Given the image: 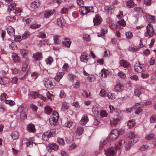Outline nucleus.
<instances>
[{
	"label": "nucleus",
	"mask_w": 156,
	"mask_h": 156,
	"mask_svg": "<svg viewBox=\"0 0 156 156\" xmlns=\"http://www.w3.org/2000/svg\"><path fill=\"white\" fill-rule=\"evenodd\" d=\"M90 94V93L87 90H84L82 94V95L85 97H88Z\"/></svg>",
	"instance_id": "nucleus-52"
},
{
	"label": "nucleus",
	"mask_w": 156,
	"mask_h": 156,
	"mask_svg": "<svg viewBox=\"0 0 156 156\" xmlns=\"http://www.w3.org/2000/svg\"><path fill=\"white\" fill-rule=\"evenodd\" d=\"M39 75V73L37 72H34L31 74V76L33 80H35Z\"/></svg>",
	"instance_id": "nucleus-45"
},
{
	"label": "nucleus",
	"mask_w": 156,
	"mask_h": 156,
	"mask_svg": "<svg viewBox=\"0 0 156 156\" xmlns=\"http://www.w3.org/2000/svg\"><path fill=\"white\" fill-rule=\"evenodd\" d=\"M48 145L51 149L54 150H56L58 149V146L55 144H49Z\"/></svg>",
	"instance_id": "nucleus-35"
},
{
	"label": "nucleus",
	"mask_w": 156,
	"mask_h": 156,
	"mask_svg": "<svg viewBox=\"0 0 156 156\" xmlns=\"http://www.w3.org/2000/svg\"><path fill=\"white\" fill-rule=\"evenodd\" d=\"M142 90L140 88H136L135 90L134 95L139 97L141 94Z\"/></svg>",
	"instance_id": "nucleus-30"
},
{
	"label": "nucleus",
	"mask_w": 156,
	"mask_h": 156,
	"mask_svg": "<svg viewBox=\"0 0 156 156\" xmlns=\"http://www.w3.org/2000/svg\"><path fill=\"white\" fill-rule=\"evenodd\" d=\"M63 73H61V76H59L58 75H57L55 77V79L58 81H59L61 79L62 76L63 75Z\"/></svg>",
	"instance_id": "nucleus-50"
},
{
	"label": "nucleus",
	"mask_w": 156,
	"mask_h": 156,
	"mask_svg": "<svg viewBox=\"0 0 156 156\" xmlns=\"http://www.w3.org/2000/svg\"><path fill=\"white\" fill-rule=\"evenodd\" d=\"M59 115L56 111H54L52 114L50 116L49 120L51 125L55 126L58 122L59 118Z\"/></svg>",
	"instance_id": "nucleus-3"
},
{
	"label": "nucleus",
	"mask_w": 156,
	"mask_h": 156,
	"mask_svg": "<svg viewBox=\"0 0 156 156\" xmlns=\"http://www.w3.org/2000/svg\"><path fill=\"white\" fill-rule=\"evenodd\" d=\"M101 72L102 74V76L104 77H106L109 74L108 70L103 69L101 70Z\"/></svg>",
	"instance_id": "nucleus-41"
},
{
	"label": "nucleus",
	"mask_w": 156,
	"mask_h": 156,
	"mask_svg": "<svg viewBox=\"0 0 156 156\" xmlns=\"http://www.w3.org/2000/svg\"><path fill=\"white\" fill-rule=\"evenodd\" d=\"M119 133V132L117 129H113L111 131L109 135V140H115L118 136Z\"/></svg>",
	"instance_id": "nucleus-10"
},
{
	"label": "nucleus",
	"mask_w": 156,
	"mask_h": 156,
	"mask_svg": "<svg viewBox=\"0 0 156 156\" xmlns=\"http://www.w3.org/2000/svg\"><path fill=\"white\" fill-rule=\"evenodd\" d=\"M7 95L5 93H3L0 95V99L1 101L4 100L6 98V96Z\"/></svg>",
	"instance_id": "nucleus-55"
},
{
	"label": "nucleus",
	"mask_w": 156,
	"mask_h": 156,
	"mask_svg": "<svg viewBox=\"0 0 156 156\" xmlns=\"http://www.w3.org/2000/svg\"><path fill=\"white\" fill-rule=\"evenodd\" d=\"M120 65L124 67L128 68L129 67V64L126 61L122 60L120 61Z\"/></svg>",
	"instance_id": "nucleus-20"
},
{
	"label": "nucleus",
	"mask_w": 156,
	"mask_h": 156,
	"mask_svg": "<svg viewBox=\"0 0 156 156\" xmlns=\"http://www.w3.org/2000/svg\"><path fill=\"white\" fill-rule=\"evenodd\" d=\"M146 17L147 21L149 23L153 22L155 20V17L149 14L146 15Z\"/></svg>",
	"instance_id": "nucleus-23"
},
{
	"label": "nucleus",
	"mask_w": 156,
	"mask_h": 156,
	"mask_svg": "<svg viewBox=\"0 0 156 156\" xmlns=\"http://www.w3.org/2000/svg\"><path fill=\"white\" fill-rule=\"evenodd\" d=\"M119 121L120 119L119 118L114 119L110 121V124L112 126H116Z\"/></svg>",
	"instance_id": "nucleus-28"
},
{
	"label": "nucleus",
	"mask_w": 156,
	"mask_h": 156,
	"mask_svg": "<svg viewBox=\"0 0 156 156\" xmlns=\"http://www.w3.org/2000/svg\"><path fill=\"white\" fill-rule=\"evenodd\" d=\"M114 112L118 114L119 116H121V115L123 111L121 110L118 108H115L114 110Z\"/></svg>",
	"instance_id": "nucleus-53"
},
{
	"label": "nucleus",
	"mask_w": 156,
	"mask_h": 156,
	"mask_svg": "<svg viewBox=\"0 0 156 156\" xmlns=\"http://www.w3.org/2000/svg\"><path fill=\"white\" fill-rule=\"evenodd\" d=\"M113 9V7L112 6H106L105 7V10L108 12H111Z\"/></svg>",
	"instance_id": "nucleus-37"
},
{
	"label": "nucleus",
	"mask_w": 156,
	"mask_h": 156,
	"mask_svg": "<svg viewBox=\"0 0 156 156\" xmlns=\"http://www.w3.org/2000/svg\"><path fill=\"white\" fill-rule=\"evenodd\" d=\"M40 5V2L39 0H37L34 1L31 3V6L35 8L38 7Z\"/></svg>",
	"instance_id": "nucleus-21"
},
{
	"label": "nucleus",
	"mask_w": 156,
	"mask_h": 156,
	"mask_svg": "<svg viewBox=\"0 0 156 156\" xmlns=\"http://www.w3.org/2000/svg\"><path fill=\"white\" fill-rule=\"evenodd\" d=\"M109 27L113 30H115L117 28V25L114 23H111V24H109Z\"/></svg>",
	"instance_id": "nucleus-54"
},
{
	"label": "nucleus",
	"mask_w": 156,
	"mask_h": 156,
	"mask_svg": "<svg viewBox=\"0 0 156 156\" xmlns=\"http://www.w3.org/2000/svg\"><path fill=\"white\" fill-rule=\"evenodd\" d=\"M53 14V12L51 11H47L44 12V16L45 17L48 18Z\"/></svg>",
	"instance_id": "nucleus-36"
},
{
	"label": "nucleus",
	"mask_w": 156,
	"mask_h": 156,
	"mask_svg": "<svg viewBox=\"0 0 156 156\" xmlns=\"http://www.w3.org/2000/svg\"><path fill=\"white\" fill-rule=\"evenodd\" d=\"M5 103L10 105H13L15 104V102L11 100H6L5 101Z\"/></svg>",
	"instance_id": "nucleus-51"
},
{
	"label": "nucleus",
	"mask_w": 156,
	"mask_h": 156,
	"mask_svg": "<svg viewBox=\"0 0 156 156\" xmlns=\"http://www.w3.org/2000/svg\"><path fill=\"white\" fill-rule=\"evenodd\" d=\"M27 130L30 132L34 133L35 131V128L34 125L30 123L28 124L27 126Z\"/></svg>",
	"instance_id": "nucleus-17"
},
{
	"label": "nucleus",
	"mask_w": 156,
	"mask_h": 156,
	"mask_svg": "<svg viewBox=\"0 0 156 156\" xmlns=\"http://www.w3.org/2000/svg\"><path fill=\"white\" fill-rule=\"evenodd\" d=\"M11 136L12 139L14 140H16L17 139L19 136V134L18 132L16 131H14L12 132V133Z\"/></svg>",
	"instance_id": "nucleus-31"
},
{
	"label": "nucleus",
	"mask_w": 156,
	"mask_h": 156,
	"mask_svg": "<svg viewBox=\"0 0 156 156\" xmlns=\"http://www.w3.org/2000/svg\"><path fill=\"white\" fill-rule=\"evenodd\" d=\"M107 142V140H103V141H101L100 145V149H102L106 144Z\"/></svg>",
	"instance_id": "nucleus-49"
},
{
	"label": "nucleus",
	"mask_w": 156,
	"mask_h": 156,
	"mask_svg": "<svg viewBox=\"0 0 156 156\" xmlns=\"http://www.w3.org/2000/svg\"><path fill=\"white\" fill-rule=\"evenodd\" d=\"M34 59L36 61L40 60L42 57V55L41 53L37 52L33 54Z\"/></svg>",
	"instance_id": "nucleus-29"
},
{
	"label": "nucleus",
	"mask_w": 156,
	"mask_h": 156,
	"mask_svg": "<svg viewBox=\"0 0 156 156\" xmlns=\"http://www.w3.org/2000/svg\"><path fill=\"white\" fill-rule=\"evenodd\" d=\"M69 104L66 102H63L62 104L61 109L63 111H66L69 108Z\"/></svg>",
	"instance_id": "nucleus-25"
},
{
	"label": "nucleus",
	"mask_w": 156,
	"mask_h": 156,
	"mask_svg": "<svg viewBox=\"0 0 156 156\" xmlns=\"http://www.w3.org/2000/svg\"><path fill=\"white\" fill-rule=\"evenodd\" d=\"M66 94L63 90H61L60 94V97L61 98H63L66 97Z\"/></svg>",
	"instance_id": "nucleus-56"
},
{
	"label": "nucleus",
	"mask_w": 156,
	"mask_h": 156,
	"mask_svg": "<svg viewBox=\"0 0 156 156\" xmlns=\"http://www.w3.org/2000/svg\"><path fill=\"white\" fill-rule=\"evenodd\" d=\"M53 59L51 57L48 58L45 60L46 63L47 65H49L51 64V63L53 62Z\"/></svg>",
	"instance_id": "nucleus-44"
},
{
	"label": "nucleus",
	"mask_w": 156,
	"mask_h": 156,
	"mask_svg": "<svg viewBox=\"0 0 156 156\" xmlns=\"http://www.w3.org/2000/svg\"><path fill=\"white\" fill-rule=\"evenodd\" d=\"M88 121V119L87 115L84 114L83 115L80 122L81 125H84L86 124Z\"/></svg>",
	"instance_id": "nucleus-15"
},
{
	"label": "nucleus",
	"mask_w": 156,
	"mask_h": 156,
	"mask_svg": "<svg viewBox=\"0 0 156 156\" xmlns=\"http://www.w3.org/2000/svg\"><path fill=\"white\" fill-rule=\"evenodd\" d=\"M12 58L14 62H17L20 61V58L17 54L13 53L12 55Z\"/></svg>",
	"instance_id": "nucleus-22"
},
{
	"label": "nucleus",
	"mask_w": 156,
	"mask_h": 156,
	"mask_svg": "<svg viewBox=\"0 0 156 156\" xmlns=\"http://www.w3.org/2000/svg\"><path fill=\"white\" fill-rule=\"evenodd\" d=\"M38 36L41 38H44L46 37V34L44 32H40L39 33Z\"/></svg>",
	"instance_id": "nucleus-62"
},
{
	"label": "nucleus",
	"mask_w": 156,
	"mask_h": 156,
	"mask_svg": "<svg viewBox=\"0 0 156 156\" xmlns=\"http://www.w3.org/2000/svg\"><path fill=\"white\" fill-rule=\"evenodd\" d=\"M83 38L86 41H89L90 40V38L89 35L86 34L83 36Z\"/></svg>",
	"instance_id": "nucleus-57"
},
{
	"label": "nucleus",
	"mask_w": 156,
	"mask_h": 156,
	"mask_svg": "<svg viewBox=\"0 0 156 156\" xmlns=\"http://www.w3.org/2000/svg\"><path fill=\"white\" fill-rule=\"evenodd\" d=\"M83 132V128L81 126L78 127L76 129L75 132L76 134L78 136L81 135Z\"/></svg>",
	"instance_id": "nucleus-19"
},
{
	"label": "nucleus",
	"mask_w": 156,
	"mask_h": 156,
	"mask_svg": "<svg viewBox=\"0 0 156 156\" xmlns=\"http://www.w3.org/2000/svg\"><path fill=\"white\" fill-rule=\"evenodd\" d=\"M118 75L120 77L122 78H125L126 77L125 74L122 72H120L118 73Z\"/></svg>",
	"instance_id": "nucleus-61"
},
{
	"label": "nucleus",
	"mask_w": 156,
	"mask_h": 156,
	"mask_svg": "<svg viewBox=\"0 0 156 156\" xmlns=\"http://www.w3.org/2000/svg\"><path fill=\"white\" fill-rule=\"evenodd\" d=\"M101 17L98 15H96L95 18L93 19L94 25H99L101 22Z\"/></svg>",
	"instance_id": "nucleus-12"
},
{
	"label": "nucleus",
	"mask_w": 156,
	"mask_h": 156,
	"mask_svg": "<svg viewBox=\"0 0 156 156\" xmlns=\"http://www.w3.org/2000/svg\"><path fill=\"white\" fill-rule=\"evenodd\" d=\"M72 122L69 121L65 123V126L66 127L69 128L72 126Z\"/></svg>",
	"instance_id": "nucleus-63"
},
{
	"label": "nucleus",
	"mask_w": 156,
	"mask_h": 156,
	"mask_svg": "<svg viewBox=\"0 0 156 156\" xmlns=\"http://www.w3.org/2000/svg\"><path fill=\"white\" fill-rule=\"evenodd\" d=\"M134 69L135 71L137 72L141 73L144 71L146 70L145 65L139 63H136L134 65Z\"/></svg>",
	"instance_id": "nucleus-8"
},
{
	"label": "nucleus",
	"mask_w": 156,
	"mask_h": 156,
	"mask_svg": "<svg viewBox=\"0 0 156 156\" xmlns=\"http://www.w3.org/2000/svg\"><path fill=\"white\" fill-rule=\"evenodd\" d=\"M79 11L81 14L83 15L94 12L92 6H81L80 8Z\"/></svg>",
	"instance_id": "nucleus-5"
},
{
	"label": "nucleus",
	"mask_w": 156,
	"mask_h": 156,
	"mask_svg": "<svg viewBox=\"0 0 156 156\" xmlns=\"http://www.w3.org/2000/svg\"><path fill=\"white\" fill-rule=\"evenodd\" d=\"M88 54L86 52H83L81 54L80 57V59L81 62L87 63L88 61Z\"/></svg>",
	"instance_id": "nucleus-13"
},
{
	"label": "nucleus",
	"mask_w": 156,
	"mask_h": 156,
	"mask_svg": "<svg viewBox=\"0 0 156 156\" xmlns=\"http://www.w3.org/2000/svg\"><path fill=\"white\" fill-rule=\"evenodd\" d=\"M107 113L105 111L102 110L100 112V116L101 118L107 117Z\"/></svg>",
	"instance_id": "nucleus-38"
},
{
	"label": "nucleus",
	"mask_w": 156,
	"mask_h": 156,
	"mask_svg": "<svg viewBox=\"0 0 156 156\" xmlns=\"http://www.w3.org/2000/svg\"><path fill=\"white\" fill-rule=\"evenodd\" d=\"M30 96L33 98H36L38 97L40 98H43V99L45 100L46 99V98L44 96L40 95L38 92H32L30 93Z\"/></svg>",
	"instance_id": "nucleus-14"
},
{
	"label": "nucleus",
	"mask_w": 156,
	"mask_h": 156,
	"mask_svg": "<svg viewBox=\"0 0 156 156\" xmlns=\"http://www.w3.org/2000/svg\"><path fill=\"white\" fill-rule=\"evenodd\" d=\"M30 35V32L26 31L22 35V38L25 39L29 37Z\"/></svg>",
	"instance_id": "nucleus-43"
},
{
	"label": "nucleus",
	"mask_w": 156,
	"mask_h": 156,
	"mask_svg": "<svg viewBox=\"0 0 156 156\" xmlns=\"http://www.w3.org/2000/svg\"><path fill=\"white\" fill-rule=\"evenodd\" d=\"M154 137V135L153 134H150L147 135L145 137L146 140H151L153 139Z\"/></svg>",
	"instance_id": "nucleus-48"
},
{
	"label": "nucleus",
	"mask_w": 156,
	"mask_h": 156,
	"mask_svg": "<svg viewBox=\"0 0 156 156\" xmlns=\"http://www.w3.org/2000/svg\"><path fill=\"white\" fill-rule=\"evenodd\" d=\"M106 96H107L109 99L113 100L115 98V95L114 93H109L108 94L107 93Z\"/></svg>",
	"instance_id": "nucleus-42"
},
{
	"label": "nucleus",
	"mask_w": 156,
	"mask_h": 156,
	"mask_svg": "<svg viewBox=\"0 0 156 156\" xmlns=\"http://www.w3.org/2000/svg\"><path fill=\"white\" fill-rule=\"evenodd\" d=\"M118 23L119 25L122 26H124L126 25L125 22L123 19H122L120 21H118Z\"/></svg>",
	"instance_id": "nucleus-59"
},
{
	"label": "nucleus",
	"mask_w": 156,
	"mask_h": 156,
	"mask_svg": "<svg viewBox=\"0 0 156 156\" xmlns=\"http://www.w3.org/2000/svg\"><path fill=\"white\" fill-rule=\"evenodd\" d=\"M116 147H112L109 148L105 150V154L106 156H113L116 152Z\"/></svg>",
	"instance_id": "nucleus-7"
},
{
	"label": "nucleus",
	"mask_w": 156,
	"mask_h": 156,
	"mask_svg": "<svg viewBox=\"0 0 156 156\" xmlns=\"http://www.w3.org/2000/svg\"><path fill=\"white\" fill-rule=\"evenodd\" d=\"M128 136L129 137L130 139L125 146L126 150L129 149L131 145L136 142L139 139L138 136L135 135L134 133L132 132H129Z\"/></svg>",
	"instance_id": "nucleus-1"
},
{
	"label": "nucleus",
	"mask_w": 156,
	"mask_h": 156,
	"mask_svg": "<svg viewBox=\"0 0 156 156\" xmlns=\"http://www.w3.org/2000/svg\"><path fill=\"white\" fill-rule=\"evenodd\" d=\"M7 30L10 36H15V30L13 28L9 26L7 28Z\"/></svg>",
	"instance_id": "nucleus-18"
},
{
	"label": "nucleus",
	"mask_w": 156,
	"mask_h": 156,
	"mask_svg": "<svg viewBox=\"0 0 156 156\" xmlns=\"http://www.w3.org/2000/svg\"><path fill=\"white\" fill-rule=\"evenodd\" d=\"M16 4L15 3H12L8 6V11L10 12L12 9L13 12L17 14L20 12L22 10L21 8H20L16 7Z\"/></svg>",
	"instance_id": "nucleus-4"
},
{
	"label": "nucleus",
	"mask_w": 156,
	"mask_h": 156,
	"mask_svg": "<svg viewBox=\"0 0 156 156\" xmlns=\"http://www.w3.org/2000/svg\"><path fill=\"white\" fill-rule=\"evenodd\" d=\"M62 44L66 47L69 48L71 44L70 40L69 38L65 40V41L62 42Z\"/></svg>",
	"instance_id": "nucleus-27"
},
{
	"label": "nucleus",
	"mask_w": 156,
	"mask_h": 156,
	"mask_svg": "<svg viewBox=\"0 0 156 156\" xmlns=\"http://www.w3.org/2000/svg\"><path fill=\"white\" fill-rule=\"evenodd\" d=\"M59 37H60L57 35L54 37V40L55 43L57 44H59L60 43V39L59 38Z\"/></svg>",
	"instance_id": "nucleus-39"
},
{
	"label": "nucleus",
	"mask_w": 156,
	"mask_h": 156,
	"mask_svg": "<svg viewBox=\"0 0 156 156\" xmlns=\"http://www.w3.org/2000/svg\"><path fill=\"white\" fill-rule=\"evenodd\" d=\"M133 0H129L126 2V6L129 8L133 7L135 5H136L134 3Z\"/></svg>",
	"instance_id": "nucleus-32"
},
{
	"label": "nucleus",
	"mask_w": 156,
	"mask_h": 156,
	"mask_svg": "<svg viewBox=\"0 0 156 156\" xmlns=\"http://www.w3.org/2000/svg\"><path fill=\"white\" fill-rule=\"evenodd\" d=\"M123 87L122 85L120 83H117L115 86L114 89L117 91H119L122 90Z\"/></svg>",
	"instance_id": "nucleus-24"
},
{
	"label": "nucleus",
	"mask_w": 156,
	"mask_h": 156,
	"mask_svg": "<svg viewBox=\"0 0 156 156\" xmlns=\"http://www.w3.org/2000/svg\"><path fill=\"white\" fill-rule=\"evenodd\" d=\"M146 28L147 31L145 33V36L148 38L152 36L154 34L152 26L150 24H148Z\"/></svg>",
	"instance_id": "nucleus-6"
},
{
	"label": "nucleus",
	"mask_w": 156,
	"mask_h": 156,
	"mask_svg": "<svg viewBox=\"0 0 156 156\" xmlns=\"http://www.w3.org/2000/svg\"><path fill=\"white\" fill-rule=\"evenodd\" d=\"M68 9L66 8H63L61 10V13L62 14H66L68 12Z\"/></svg>",
	"instance_id": "nucleus-60"
},
{
	"label": "nucleus",
	"mask_w": 156,
	"mask_h": 156,
	"mask_svg": "<svg viewBox=\"0 0 156 156\" xmlns=\"http://www.w3.org/2000/svg\"><path fill=\"white\" fill-rule=\"evenodd\" d=\"M144 106V105L142 104V103H138L136 104L133 106L134 108L136 109V110L135 111V113L136 114H138L141 112L142 110L140 108L143 107Z\"/></svg>",
	"instance_id": "nucleus-11"
},
{
	"label": "nucleus",
	"mask_w": 156,
	"mask_h": 156,
	"mask_svg": "<svg viewBox=\"0 0 156 156\" xmlns=\"http://www.w3.org/2000/svg\"><path fill=\"white\" fill-rule=\"evenodd\" d=\"M55 130L51 129L44 133L42 135L43 140L45 141H47L51 137L54 136L55 135Z\"/></svg>",
	"instance_id": "nucleus-2"
},
{
	"label": "nucleus",
	"mask_w": 156,
	"mask_h": 156,
	"mask_svg": "<svg viewBox=\"0 0 156 156\" xmlns=\"http://www.w3.org/2000/svg\"><path fill=\"white\" fill-rule=\"evenodd\" d=\"M58 142L62 145H63L65 143L64 140L62 138H59L58 140Z\"/></svg>",
	"instance_id": "nucleus-58"
},
{
	"label": "nucleus",
	"mask_w": 156,
	"mask_h": 156,
	"mask_svg": "<svg viewBox=\"0 0 156 156\" xmlns=\"http://www.w3.org/2000/svg\"><path fill=\"white\" fill-rule=\"evenodd\" d=\"M107 93H106V91L104 89H101L100 92V95L102 97H106L107 95Z\"/></svg>",
	"instance_id": "nucleus-47"
},
{
	"label": "nucleus",
	"mask_w": 156,
	"mask_h": 156,
	"mask_svg": "<svg viewBox=\"0 0 156 156\" xmlns=\"http://www.w3.org/2000/svg\"><path fill=\"white\" fill-rule=\"evenodd\" d=\"M45 112L47 114L49 115L52 111V109L49 106H46L44 108Z\"/></svg>",
	"instance_id": "nucleus-33"
},
{
	"label": "nucleus",
	"mask_w": 156,
	"mask_h": 156,
	"mask_svg": "<svg viewBox=\"0 0 156 156\" xmlns=\"http://www.w3.org/2000/svg\"><path fill=\"white\" fill-rule=\"evenodd\" d=\"M151 122H154L156 121V117L155 116H152L150 119Z\"/></svg>",
	"instance_id": "nucleus-64"
},
{
	"label": "nucleus",
	"mask_w": 156,
	"mask_h": 156,
	"mask_svg": "<svg viewBox=\"0 0 156 156\" xmlns=\"http://www.w3.org/2000/svg\"><path fill=\"white\" fill-rule=\"evenodd\" d=\"M125 35L127 38L130 39L133 36L132 33L130 31H128L125 34Z\"/></svg>",
	"instance_id": "nucleus-46"
},
{
	"label": "nucleus",
	"mask_w": 156,
	"mask_h": 156,
	"mask_svg": "<svg viewBox=\"0 0 156 156\" xmlns=\"http://www.w3.org/2000/svg\"><path fill=\"white\" fill-rule=\"evenodd\" d=\"M29 63V60L28 59H26L25 63L23 64L22 68V71L24 72L27 69L28 64Z\"/></svg>",
	"instance_id": "nucleus-26"
},
{
	"label": "nucleus",
	"mask_w": 156,
	"mask_h": 156,
	"mask_svg": "<svg viewBox=\"0 0 156 156\" xmlns=\"http://www.w3.org/2000/svg\"><path fill=\"white\" fill-rule=\"evenodd\" d=\"M57 23L58 25L63 27L65 24L64 20L63 17H61L57 19Z\"/></svg>",
	"instance_id": "nucleus-16"
},
{
	"label": "nucleus",
	"mask_w": 156,
	"mask_h": 156,
	"mask_svg": "<svg viewBox=\"0 0 156 156\" xmlns=\"http://www.w3.org/2000/svg\"><path fill=\"white\" fill-rule=\"evenodd\" d=\"M46 95L47 98L52 100L54 99V96L52 94H50L48 91L46 93Z\"/></svg>",
	"instance_id": "nucleus-40"
},
{
	"label": "nucleus",
	"mask_w": 156,
	"mask_h": 156,
	"mask_svg": "<svg viewBox=\"0 0 156 156\" xmlns=\"http://www.w3.org/2000/svg\"><path fill=\"white\" fill-rule=\"evenodd\" d=\"M135 123V121L134 120H131L128 121L127 125L129 128H131L134 126Z\"/></svg>",
	"instance_id": "nucleus-34"
},
{
	"label": "nucleus",
	"mask_w": 156,
	"mask_h": 156,
	"mask_svg": "<svg viewBox=\"0 0 156 156\" xmlns=\"http://www.w3.org/2000/svg\"><path fill=\"white\" fill-rule=\"evenodd\" d=\"M44 85L45 87L49 89H52L54 87V85L52 81L48 78H45L44 80Z\"/></svg>",
	"instance_id": "nucleus-9"
}]
</instances>
